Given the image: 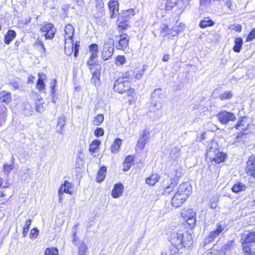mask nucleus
I'll return each instance as SVG.
<instances>
[{"instance_id":"c03bdc74","label":"nucleus","mask_w":255,"mask_h":255,"mask_svg":"<svg viewBox=\"0 0 255 255\" xmlns=\"http://www.w3.org/2000/svg\"><path fill=\"white\" fill-rule=\"evenodd\" d=\"M232 97V93L230 92L226 91L219 95V99L221 100H224L230 99Z\"/></svg>"},{"instance_id":"f8f14e48","label":"nucleus","mask_w":255,"mask_h":255,"mask_svg":"<svg viewBox=\"0 0 255 255\" xmlns=\"http://www.w3.org/2000/svg\"><path fill=\"white\" fill-rule=\"evenodd\" d=\"M225 228V227L224 226L221 224H218L217 229L215 230L212 231L209 234L208 238L205 240L206 244L213 242L216 238L219 236Z\"/></svg>"},{"instance_id":"7ed1b4c3","label":"nucleus","mask_w":255,"mask_h":255,"mask_svg":"<svg viewBox=\"0 0 255 255\" xmlns=\"http://www.w3.org/2000/svg\"><path fill=\"white\" fill-rule=\"evenodd\" d=\"M133 74L132 71L123 73L114 83L115 91L121 94L125 93L129 87V81L132 79Z\"/></svg>"},{"instance_id":"c85d7f7f","label":"nucleus","mask_w":255,"mask_h":255,"mask_svg":"<svg viewBox=\"0 0 255 255\" xmlns=\"http://www.w3.org/2000/svg\"><path fill=\"white\" fill-rule=\"evenodd\" d=\"M214 24V22L210 17H207L204 18L203 20L200 21L199 25L201 28H205L208 26H213Z\"/></svg>"},{"instance_id":"a211bd4d","label":"nucleus","mask_w":255,"mask_h":255,"mask_svg":"<svg viewBox=\"0 0 255 255\" xmlns=\"http://www.w3.org/2000/svg\"><path fill=\"white\" fill-rule=\"evenodd\" d=\"M160 177L158 173H152L145 179V182L150 186H154L159 181Z\"/></svg>"},{"instance_id":"680f3d73","label":"nucleus","mask_w":255,"mask_h":255,"mask_svg":"<svg viewBox=\"0 0 255 255\" xmlns=\"http://www.w3.org/2000/svg\"><path fill=\"white\" fill-rule=\"evenodd\" d=\"M56 81L54 79L53 81H52L50 83V88L51 89V93L52 95L54 94V89L56 86Z\"/></svg>"},{"instance_id":"9b49d317","label":"nucleus","mask_w":255,"mask_h":255,"mask_svg":"<svg viewBox=\"0 0 255 255\" xmlns=\"http://www.w3.org/2000/svg\"><path fill=\"white\" fill-rule=\"evenodd\" d=\"M72 188V185L71 183L65 180L64 183L60 186L58 190V195L59 197V201L61 202L62 200V195L63 193H66L70 195L72 194V192L71 189Z\"/></svg>"},{"instance_id":"a19ab883","label":"nucleus","mask_w":255,"mask_h":255,"mask_svg":"<svg viewBox=\"0 0 255 255\" xmlns=\"http://www.w3.org/2000/svg\"><path fill=\"white\" fill-rule=\"evenodd\" d=\"M65 54L67 55H71V54L73 52V43H68L67 44L65 43Z\"/></svg>"},{"instance_id":"c9c22d12","label":"nucleus","mask_w":255,"mask_h":255,"mask_svg":"<svg viewBox=\"0 0 255 255\" xmlns=\"http://www.w3.org/2000/svg\"><path fill=\"white\" fill-rule=\"evenodd\" d=\"M161 108V104L160 102L156 101L154 103H153L149 107V111L150 112L155 113L160 110Z\"/></svg>"},{"instance_id":"49530a36","label":"nucleus","mask_w":255,"mask_h":255,"mask_svg":"<svg viewBox=\"0 0 255 255\" xmlns=\"http://www.w3.org/2000/svg\"><path fill=\"white\" fill-rule=\"evenodd\" d=\"M13 168V164H4L3 165V172L5 174L8 175Z\"/></svg>"},{"instance_id":"864d4df0","label":"nucleus","mask_w":255,"mask_h":255,"mask_svg":"<svg viewBox=\"0 0 255 255\" xmlns=\"http://www.w3.org/2000/svg\"><path fill=\"white\" fill-rule=\"evenodd\" d=\"M243 250L244 252L246 253L247 255H250L253 253L251 247L246 244L243 245Z\"/></svg>"},{"instance_id":"13d9d810","label":"nucleus","mask_w":255,"mask_h":255,"mask_svg":"<svg viewBox=\"0 0 255 255\" xmlns=\"http://www.w3.org/2000/svg\"><path fill=\"white\" fill-rule=\"evenodd\" d=\"M96 58H92L91 56H90L89 59L87 62V65L89 67L90 70H92V66H94L96 65V62L94 61V59Z\"/></svg>"},{"instance_id":"e433bc0d","label":"nucleus","mask_w":255,"mask_h":255,"mask_svg":"<svg viewBox=\"0 0 255 255\" xmlns=\"http://www.w3.org/2000/svg\"><path fill=\"white\" fill-rule=\"evenodd\" d=\"M104 116L102 114H99L96 116L92 123L94 126H100L104 121Z\"/></svg>"},{"instance_id":"0e129e2a","label":"nucleus","mask_w":255,"mask_h":255,"mask_svg":"<svg viewBox=\"0 0 255 255\" xmlns=\"http://www.w3.org/2000/svg\"><path fill=\"white\" fill-rule=\"evenodd\" d=\"M128 95L133 98L135 95V89L134 88H129L128 89Z\"/></svg>"},{"instance_id":"69168bd1","label":"nucleus","mask_w":255,"mask_h":255,"mask_svg":"<svg viewBox=\"0 0 255 255\" xmlns=\"http://www.w3.org/2000/svg\"><path fill=\"white\" fill-rule=\"evenodd\" d=\"M202 255H218V254L217 251H214L210 252H205Z\"/></svg>"},{"instance_id":"e2e57ef3","label":"nucleus","mask_w":255,"mask_h":255,"mask_svg":"<svg viewBox=\"0 0 255 255\" xmlns=\"http://www.w3.org/2000/svg\"><path fill=\"white\" fill-rule=\"evenodd\" d=\"M134 159L132 156L131 155H128L126 157V159L124 161V164H128L131 163L133 161Z\"/></svg>"},{"instance_id":"f257e3e1","label":"nucleus","mask_w":255,"mask_h":255,"mask_svg":"<svg viewBox=\"0 0 255 255\" xmlns=\"http://www.w3.org/2000/svg\"><path fill=\"white\" fill-rule=\"evenodd\" d=\"M192 187L188 182L181 184L174 193L171 200L173 207H180L191 194Z\"/></svg>"},{"instance_id":"3c124183","label":"nucleus","mask_w":255,"mask_h":255,"mask_svg":"<svg viewBox=\"0 0 255 255\" xmlns=\"http://www.w3.org/2000/svg\"><path fill=\"white\" fill-rule=\"evenodd\" d=\"M79 47H80L79 41H76L74 44H73V52H74V56L75 57H77L78 54Z\"/></svg>"},{"instance_id":"5fc2aeb1","label":"nucleus","mask_w":255,"mask_h":255,"mask_svg":"<svg viewBox=\"0 0 255 255\" xmlns=\"http://www.w3.org/2000/svg\"><path fill=\"white\" fill-rule=\"evenodd\" d=\"M104 130L101 128H97L94 131V135L97 137H100L104 135Z\"/></svg>"},{"instance_id":"de8ad7c7","label":"nucleus","mask_w":255,"mask_h":255,"mask_svg":"<svg viewBox=\"0 0 255 255\" xmlns=\"http://www.w3.org/2000/svg\"><path fill=\"white\" fill-rule=\"evenodd\" d=\"M147 142V141H146L145 140H143V139L139 138L138 140L137 141V144H136V147H137V149H138L140 150H142L144 148Z\"/></svg>"},{"instance_id":"4d7b16f0","label":"nucleus","mask_w":255,"mask_h":255,"mask_svg":"<svg viewBox=\"0 0 255 255\" xmlns=\"http://www.w3.org/2000/svg\"><path fill=\"white\" fill-rule=\"evenodd\" d=\"M39 233V231L36 228H33L30 231L29 237L30 238H36Z\"/></svg>"},{"instance_id":"bb28decb","label":"nucleus","mask_w":255,"mask_h":255,"mask_svg":"<svg viewBox=\"0 0 255 255\" xmlns=\"http://www.w3.org/2000/svg\"><path fill=\"white\" fill-rule=\"evenodd\" d=\"M107 172V167L106 166H102L99 170L97 176V181L101 182L104 180L106 177Z\"/></svg>"},{"instance_id":"5701e85b","label":"nucleus","mask_w":255,"mask_h":255,"mask_svg":"<svg viewBox=\"0 0 255 255\" xmlns=\"http://www.w3.org/2000/svg\"><path fill=\"white\" fill-rule=\"evenodd\" d=\"M101 142L99 139H95L90 144L89 150L92 155L95 152L96 150L100 148Z\"/></svg>"},{"instance_id":"0eeeda50","label":"nucleus","mask_w":255,"mask_h":255,"mask_svg":"<svg viewBox=\"0 0 255 255\" xmlns=\"http://www.w3.org/2000/svg\"><path fill=\"white\" fill-rule=\"evenodd\" d=\"M181 175V170L176 169L175 170L174 177L170 179V183L167 185H164L165 189L162 193L163 195L168 194L172 191L173 189L177 185V180Z\"/></svg>"},{"instance_id":"412c9836","label":"nucleus","mask_w":255,"mask_h":255,"mask_svg":"<svg viewBox=\"0 0 255 255\" xmlns=\"http://www.w3.org/2000/svg\"><path fill=\"white\" fill-rule=\"evenodd\" d=\"M11 100V93L5 91L0 92V102L9 103Z\"/></svg>"},{"instance_id":"ea45409f","label":"nucleus","mask_w":255,"mask_h":255,"mask_svg":"<svg viewBox=\"0 0 255 255\" xmlns=\"http://www.w3.org/2000/svg\"><path fill=\"white\" fill-rule=\"evenodd\" d=\"M32 220L31 219H28L24 224V227H23L22 230V236L23 237H25L29 231V227L31 225Z\"/></svg>"},{"instance_id":"f3484780","label":"nucleus","mask_w":255,"mask_h":255,"mask_svg":"<svg viewBox=\"0 0 255 255\" xmlns=\"http://www.w3.org/2000/svg\"><path fill=\"white\" fill-rule=\"evenodd\" d=\"M124 186L121 183H117L114 185V188L112 191V196L114 198L120 197L123 194Z\"/></svg>"},{"instance_id":"39448f33","label":"nucleus","mask_w":255,"mask_h":255,"mask_svg":"<svg viewBox=\"0 0 255 255\" xmlns=\"http://www.w3.org/2000/svg\"><path fill=\"white\" fill-rule=\"evenodd\" d=\"M114 41L110 39L106 42L102 50L101 58L104 60H107L110 59L114 53Z\"/></svg>"},{"instance_id":"2eb2a0df","label":"nucleus","mask_w":255,"mask_h":255,"mask_svg":"<svg viewBox=\"0 0 255 255\" xmlns=\"http://www.w3.org/2000/svg\"><path fill=\"white\" fill-rule=\"evenodd\" d=\"M246 170L248 175L255 178V156L249 157L247 161Z\"/></svg>"},{"instance_id":"774afa93","label":"nucleus","mask_w":255,"mask_h":255,"mask_svg":"<svg viewBox=\"0 0 255 255\" xmlns=\"http://www.w3.org/2000/svg\"><path fill=\"white\" fill-rule=\"evenodd\" d=\"M169 59V54H165L162 57V60L164 62L168 61Z\"/></svg>"},{"instance_id":"4c0bfd02","label":"nucleus","mask_w":255,"mask_h":255,"mask_svg":"<svg viewBox=\"0 0 255 255\" xmlns=\"http://www.w3.org/2000/svg\"><path fill=\"white\" fill-rule=\"evenodd\" d=\"M45 255H58V250L56 248H47L44 251Z\"/></svg>"},{"instance_id":"6e6552de","label":"nucleus","mask_w":255,"mask_h":255,"mask_svg":"<svg viewBox=\"0 0 255 255\" xmlns=\"http://www.w3.org/2000/svg\"><path fill=\"white\" fill-rule=\"evenodd\" d=\"M41 32L45 33L46 39H52L55 36L56 28L50 23H44L40 28Z\"/></svg>"},{"instance_id":"4468645a","label":"nucleus","mask_w":255,"mask_h":255,"mask_svg":"<svg viewBox=\"0 0 255 255\" xmlns=\"http://www.w3.org/2000/svg\"><path fill=\"white\" fill-rule=\"evenodd\" d=\"M109 9L110 10V18H113L119 12V4L117 0H111L108 3Z\"/></svg>"},{"instance_id":"6ab92c4d","label":"nucleus","mask_w":255,"mask_h":255,"mask_svg":"<svg viewBox=\"0 0 255 255\" xmlns=\"http://www.w3.org/2000/svg\"><path fill=\"white\" fill-rule=\"evenodd\" d=\"M190 215L187 217L186 222L189 225V228L192 229L194 228L196 224V215L195 213L192 210L189 211Z\"/></svg>"},{"instance_id":"4be33fe9","label":"nucleus","mask_w":255,"mask_h":255,"mask_svg":"<svg viewBox=\"0 0 255 255\" xmlns=\"http://www.w3.org/2000/svg\"><path fill=\"white\" fill-rule=\"evenodd\" d=\"M34 45L37 48L40 53L41 57H45L46 56V49L44 46L43 42L37 39L35 42Z\"/></svg>"},{"instance_id":"473e14b6","label":"nucleus","mask_w":255,"mask_h":255,"mask_svg":"<svg viewBox=\"0 0 255 255\" xmlns=\"http://www.w3.org/2000/svg\"><path fill=\"white\" fill-rule=\"evenodd\" d=\"M134 13L133 9L130 8V9L124 10L122 12V15L121 16L122 17V19H124L128 20V19H130V16L134 15Z\"/></svg>"},{"instance_id":"a878e982","label":"nucleus","mask_w":255,"mask_h":255,"mask_svg":"<svg viewBox=\"0 0 255 255\" xmlns=\"http://www.w3.org/2000/svg\"><path fill=\"white\" fill-rule=\"evenodd\" d=\"M16 33L14 31L9 30L4 36V42L6 44H9L15 38Z\"/></svg>"},{"instance_id":"2f4dec72","label":"nucleus","mask_w":255,"mask_h":255,"mask_svg":"<svg viewBox=\"0 0 255 255\" xmlns=\"http://www.w3.org/2000/svg\"><path fill=\"white\" fill-rule=\"evenodd\" d=\"M36 87L40 92H44L45 90V84L42 77V74L38 73V79L36 84Z\"/></svg>"},{"instance_id":"9d476101","label":"nucleus","mask_w":255,"mask_h":255,"mask_svg":"<svg viewBox=\"0 0 255 255\" xmlns=\"http://www.w3.org/2000/svg\"><path fill=\"white\" fill-rule=\"evenodd\" d=\"M116 40L118 42V45H116L117 48L125 50L128 45L129 37L127 34L123 33L117 36Z\"/></svg>"},{"instance_id":"423d86ee","label":"nucleus","mask_w":255,"mask_h":255,"mask_svg":"<svg viewBox=\"0 0 255 255\" xmlns=\"http://www.w3.org/2000/svg\"><path fill=\"white\" fill-rule=\"evenodd\" d=\"M207 155L210 157L212 161L215 163H220L224 161L226 154L218 150H214V149L211 147L207 152Z\"/></svg>"},{"instance_id":"58836bf2","label":"nucleus","mask_w":255,"mask_h":255,"mask_svg":"<svg viewBox=\"0 0 255 255\" xmlns=\"http://www.w3.org/2000/svg\"><path fill=\"white\" fill-rule=\"evenodd\" d=\"M246 243L255 242V231L251 232L247 235L245 239Z\"/></svg>"},{"instance_id":"bf43d9fd","label":"nucleus","mask_w":255,"mask_h":255,"mask_svg":"<svg viewBox=\"0 0 255 255\" xmlns=\"http://www.w3.org/2000/svg\"><path fill=\"white\" fill-rule=\"evenodd\" d=\"M212 2V0H200V4L204 7H207L210 5Z\"/></svg>"},{"instance_id":"b1692460","label":"nucleus","mask_w":255,"mask_h":255,"mask_svg":"<svg viewBox=\"0 0 255 255\" xmlns=\"http://www.w3.org/2000/svg\"><path fill=\"white\" fill-rule=\"evenodd\" d=\"M185 27V24L181 22L175 25L172 27L173 31H172L171 33V34H172V36H177L179 32H182L184 30Z\"/></svg>"},{"instance_id":"09e8293b","label":"nucleus","mask_w":255,"mask_h":255,"mask_svg":"<svg viewBox=\"0 0 255 255\" xmlns=\"http://www.w3.org/2000/svg\"><path fill=\"white\" fill-rule=\"evenodd\" d=\"M87 253V247L85 244H82L79 248L78 255H85Z\"/></svg>"},{"instance_id":"052dcab7","label":"nucleus","mask_w":255,"mask_h":255,"mask_svg":"<svg viewBox=\"0 0 255 255\" xmlns=\"http://www.w3.org/2000/svg\"><path fill=\"white\" fill-rule=\"evenodd\" d=\"M143 70H138L135 72L134 78L135 80H139L143 76Z\"/></svg>"},{"instance_id":"72a5a7b5","label":"nucleus","mask_w":255,"mask_h":255,"mask_svg":"<svg viewBox=\"0 0 255 255\" xmlns=\"http://www.w3.org/2000/svg\"><path fill=\"white\" fill-rule=\"evenodd\" d=\"M235 45L233 50L236 52H239L243 45V39L241 38H236L235 39Z\"/></svg>"},{"instance_id":"ddd939ff","label":"nucleus","mask_w":255,"mask_h":255,"mask_svg":"<svg viewBox=\"0 0 255 255\" xmlns=\"http://www.w3.org/2000/svg\"><path fill=\"white\" fill-rule=\"evenodd\" d=\"M65 42L66 44L68 43H72L73 42L72 38L74 33V29L73 26L71 24H67L65 27Z\"/></svg>"},{"instance_id":"6e6d98bb","label":"nucleus","mask_w":255,"mask_h":255,"mask_svg":"<svg viewBox=\"0 0 255 255\" xmlns=\"http://www.w3.org/2000/svg\"><path fill=\"white\" fill-rule=\"evenodd\" d=\"M66 124L65 120L64 117H60L58 119V122L57 124V127H59L60 129H62L65 126Z\"/></svg>"},{"instance_id":"338daca9","label":"nucleus","mask_w":255,"mask_h":255,"mask_svg":"<svg viewBox=\"0 0 255 255\" xmlns=\"http://www.w3.org/2000/svg\"><path fill=\"white\" fill-rule=\"evenodd\" d=\"M174 4L170 2H167L166 5V9L167 10H170L171 8L173 7Z\"/></svg>"},{"instance_id":"1a4fd4ad","label":"nucleus","mask_w":255,"mask_h":255,"mask_svg":"<svg viewBox=\"0 0 255 255\" xmlns=\"http://www.w3.org/2000/svg\"><path fill=\"white\" fill-rule=\"evenodd\" d=\"M217 117L219 122L222 124H227L229 122L233 121L236 119L234 114L226 111L219 113Z\"/></svg>"},{"instance_id":"c756f323","label":"nucleus","mask_w":255,"mask_h":255,"mask_svg":"<svg viewBox=\"0 0 255 255\" xmlns=\"http://www.w3.org/2000/svg\"><path fill=\"white\" fill-rule=\"evenodd\" d=\"M122 140L120 138L116 139L111 147V151L112 153H117L122 144Z\"/></svg>"},{"instance_id":"20e7f679","label":"nucleus","mask_w":255,"mask_h":255,"mask_svg":"<svg viewBox=\"0 0 255 255\" xmlns=\"http://www.w3.org/2000/svg\"><path fill=\"white\" fill-rule=\"evenodd\" d=\"M186 157L187 152L183 149L174 147L170 151L169 160L174 165L179 164L182 159H185Z\"/></svg>"},{"instance_id":"f704fd0d","label":"nucleus","mask_w":255,"mask_h":255,"mask_svg":"<svg viewBox=\"0 0 255 255\" xmlns=\"http://www.w3.org/2000/svg\"><path fill=\"white\" fill-rule=\"evenodd\" d=\"M100 72L98 70H95L93 73V76L91 78V82L92 83L97 85L100 81Z\"/></svg>"},{"instance_id":"dca6fc26","label":"nucleus","mask_w":255,"mask_h":255,"mask_svg":"<svg viewBox=\"0 0 255 255\" xmlns=\"http://www.w3.org/2000/svg\"><path fill=\"white\" fill-rule=\"evenodd\" d=\"M235 128L238 130L246 131L249 127V123L246 117H243L238 121V123L235 126Z\"/></svg>"},{"instance_id":"393cba45","label":"nucleus","mask_w":255,"mask_h":255,"mask_svg":"<svg viewBox=\"0 0 255 255\" xmlns=\"http://www.w3.org/2000/svg\"><path fill=\"white\" fill-rule=\"evenodd\" d=\"M119 22L118 23V28L119 31H122L127 29L129 26V22L128 20L122 19V18L119 19Z\"/></svg>"},{"instance_id":"8fccbe9b","label":"nucleus","mask_w":255,"mask_h":255,"mask_svg":"<svg viewBox=\"0 0 255 255\" xmlns=\"http://www.w3.org/2000/svg\"><path fill=\"white\" fill-rule=\"evenodd\" d=\"M35 109L37 112L42 113L44 110L43 104L40 102H35Z\"/></svg>"},{"instance_id":"79ce46f5","label":"nucleus","mask_w":255,"mask_h":255,"mask_svg":"<svg viewBox=\"0 0 255 255\" xmlns=\"http://www.w3.org/2000/svg\"><path fill=\"white\" fill-rule=\"evenodd\" d=\"M126 61V58L124 56L118 55L116 58L115 64L117 66H120L125 63Z\"/></svg>"},{"instance_id":"37998d69","label":"nucleus","mask_w":255,"mask_h":255,"mask_svg":"<svg viewBox=\"0 0 255 255\" xmlns=\"http://www.w3.org/2000/svg\"><path fill=\"white\" fill-rule=\"evenodd\" d=\"M32 108L28 103L24 104V113L26 115H30L32 113Z\"/></svg>"},{"instance_id":"a18cd8bd","label":"nucleus","mask_w":255,"mask_h":255,"mask_svg":"<svg viewBox=\"0 0 255 255\" xmlns=\"http://www.w3.org/2000/svg\"><path fill=\"white\" fill-rule=\"evenodd\" d=\"M150 133L149 130L145 129V130H143L141 136L139 138L143 139V140L148 141L150 137Z\"/></svg>"},{"instance_id":"cd10ccee","label":"nucleus","mask_w":255,"mask_h":255,"mask_svg":"<svg viewBox=\"0 0 255 255\" xmlns=\"http://www.w3.org/2000/svg\"><path fill=\"white\" fill-rule=\"evenodd\" d=\"M246 189V185L240 182L235 183L232 188V191L234 193L245 191Z\"/></svg>"},{"instance_id":"7c9ffc66","label":"nucleus","mask_w":255,"mask_h":255,"mask_svg":"<svg viewBox=\"0 0 255 255\" xmlns=\"http://www.w3.org/2000/svg\"><path fill=\"white\" fill-rule=\"evenodd\" d=\"M90 56L92 58H97L98 53V46L97 44H91L89 46Z\"/></svg>"},{"instance_id":"aec40b11","label":"nucleus","mask_w":255,"mask_h":255,"mask_svg":"<svg viewBox=\"0 0 255 255\" xmlns=\"http://www.w3.org/2000/svg\"><path fill=\"white\" fill-rule=\"evenodd\" d=\"M172 31H173L172 27L169 28L168 25L163 24L162 25L161 29L160 31V34L163 37H167L168 38H171L174 36H172Z\"/></svg>"},{"instance_id":"603ef678","label":"nucleus","mask_w":255,"mask_h":255,"mask_svg":"<svg viewBox=\"0 0 255 255\" xmlns=\"http://www.w3.org/2000/svg\"><path fill=\"white\" fill-rule=\"evenodd\" d=\"M255 39V27L252 29V30L250 32L248 35L246 41H252L254 39Z\"/></svg>"},{"instance_id":"f03ea898","label":"nucleus","mask_w":255,"mask_h":255,"mask_svg":"<svg viewBox=\"0 0 255 255\" xmlns=\"http://www.w3.org/2000/svg\"><path fill=\"white\" fill-rule=\"evenodd\" d=\"M170 242L177 249L187 247L193 242L191 235L186 231L172 233Z\"/></svg>"}]
</instances>
